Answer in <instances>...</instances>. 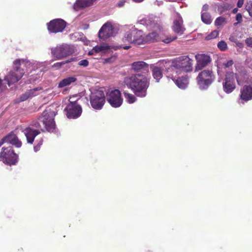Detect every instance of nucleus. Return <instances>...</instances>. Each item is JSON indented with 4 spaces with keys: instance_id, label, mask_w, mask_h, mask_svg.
Segmentation results:
<instances>
[{
    "instance_id": "nucleus-1",
    "label": "nucleus",
    "mask_w": 252,
    "mask_h": 252,
    "mask_svg": "<svg viewBox=\"0 0 252 252\" xmlns=\"http://www.w3.org/2000/svg\"><path fill=\"white\" fill-rule=\"evenodd\" d=\"M125 84L137 97H145L150 86V80L142 73L132 74L125 77Z\"/></svg>"
},
{
    "instance_id": "nucleus-2",
    "label": "nucleus",
    "mask_w": 252,
    "mask_h": 252,
    "mask_svg": "<svg viewBox=\"0 0 252 252\" xmlns=\"http://www.w3.org/2000/svg\"><path fill=\"white\" fill-rule=\"evenodd\" d=\"M55 115L54 111L46 110L43 112L41 116L32 121L31 125L40 130V132L45 131V130L49 132L53 131L55 128L54 118Z\"/></svg>"
},
{
    "instance_id": "nucleus-3",
    "label": "nucleus",
    "mask_w": 252,
    "mask_h": 252,
    "mask_svg": "<svg viewBox=\"0 0 252 252\" xmlns=\"http://www.w3.org/2000/svg\"><path fill=\"white\" fill-rule=\"evenodd\" d=\"M24 64L25 61L20 59H17L13 62V69L10 70L4 78V80L7 82L9 86L17 82L23 76L25 71L20 66Z\"/></svg>"
},
{
    "instance_id": "nucleus-4",
    "label": "nucleus",
    "mask_w": 252,
    "mask_h": 252,
    "mask_svg": "<svg viewBox=\"0 0 252 252\" xmlns=\"http://www.w3.org/2000/svg\"><path fill=\"white\" fill-rule=\"evenodd\" d=\"M215 75L212 70L204 69L196 77L197 85L202 90H207L215 81Z\"/></svg>"
},
{
    "instance_id": "nucleus-5",
    "label": "nucleus",
    "mask_w": 252,
    "mask_h": 252,
    "mask_svg": "<svg viewBox=\"0 0 252 252\" xmlns=\"http://www.w3.org/2000/svg\"><path fill=\"white\" fill-rule=\"evenodd\" d=\"M193 60L188 56L176 58L172 63V66L180 71L189 72L192 70Z\"/></svg>"
},
{
    "instance_id": "nucleus-6",
    "label": "nucleus",
    "mask_w": 252,
    "mask_h": 252,
    "mask_svg": "<svg viewBox=\"0 0 252 252\" xmlns=\"http://www.w3.org/2000/svg\"><path fill=\"white\" fill-rule=\"evenodd\" d=\"M18 156L13 148L9 146L3 147L0 152V161L7 165H14L17 161Z\"/></svg>"
},
{
    "instance_id": "nucleus-7",
    "label": "nucleus",
    "mask_w": 252,
    "mask_h": 252,
    "mask_svg": "<svg viewBox=\"0 0 252 252\" xmlns=\"http://www.w3.org/2000/svg\"><path fill=\"white\" fill-rule=\"evenodd\" d=\"M74 52L72 46L69 45H61L51 49V53L57 59L61 60L71 55Z\"/></svg>"
},
{
    "instance_id": "nucleus-8",
    "label": "nucleus",
    "mask_w": 252,
    "mask_h": 252,
    "mask_svg": "<svg viewBox=\"0 0 252 252\" xmlns=\"http://www.w3.org/2000/svg\"><path fill=\"white\" fill-rule=\"evenodd\" d=\"M90 103L92 107L96 110L101 109L105 102V97L103 91L95 90L90 96Z\"/></svg>"
},
{
    "instance_id": "nucleus-9",
    "label": "nucleus",
    "mask_w": 252,
    "mask_h": 252,
    "mask_svg": "<svg viewBox=\"0 0 252 252\" xmlns=\"http://www.w3.org/2000/svg\"><path fill=\"white\" fill-rule=\"evenodd\" d=\"M143 39L142 32L133 27L126 32L123 41L128 43H139V41L143 40Z\"/></svg>"
},
{
    "instance_id": "nucleus-10",
    "label": "nucleus",
    "mask_w": 252,
    "mask_h": 252,
    "mask_svg": "<svg viewBox=\"0 0 252 252\" xmlns=\"http://www.w3.org/2000/svg\"><path fill=\"white\" fill-rule=\"evenodd\" d=\"M235 79L239 84V81L237 79V74L233 72H227L223 83V91L227 94L232 93L236 88Z\"/></svg>"
},
{
    "instance_id": "nucleus-11",
    "label": "nucleus",
    "mask_w": 252,
    "mask_h": 252,
    "mask_svg": "<svg viewBox=\"0 0 252 252\" xmlns=\"http://www.w3.org/2000/svg\"><path fill=\"white\" fill-rule=\"evenodd\" d=\"M66 115L69 119H76L78 118L82 112V107L76 101H70L64 109Z\"/></svg>"
},
{
    "instance_id": "nucleus-12",
    "label": "nucleus",
    "mask_w": 252,
    "mask_h": 252,
    "mask_svg": "<svg viewBox=\"0 0 252 252\" xmlns=\"http://www.w3.org/2000/svg\"><path fill=\"white\" fill-rule=\"evenodd\" d=\"M66 26V22L62 19H55L47 24L48 31L50 33L62 32Z\"/></svg>"
},
{
    "instance_id": "nucleus-13",
    "label": "nucleus",
    "mask_w": 252,
    "mask_h": 252,
    "mask_svg": "<svg viewBox=\"0 0 252 252\" xmlns=\"http://www.w3.org/2000/svg\"><path fill=\"white\" fill-rule=\"evenodd\" d=\"M107 100L113 107H119L123 103V98L119 90L111 91L107 94Z\"/></svg>"
},
{
    "instance_id": "nucleus-14",
    "label": "nucleus",
    "mask_w": 252,
    "mask_h": 252,
    "mask_svg": "<svg viewBox=\"0 0 252 252\" xmlns=\"http://www.w3.org/2000/svg\"><path fill=\"white\" fill-rule=\"evenodd\" d=\"M4 143H10L18 148H20L22 145V142L19 139L18 136L15 133V131L10 132L0 140V147Z\"/></svg>"
},
{
    "instance_id": "nucleus-15",
    "label": "nucleus",
    "mask_w": 252,
    "mask_h": 252,
    "mask_svg": "<svg viewBox=\"0 0 252 252\" xmlns=\"http://www.w3.org/2000/svg\"><path fill=\"white\" fill-rule=\"evenodd\" d=\"M252 99V86L251 85H244L240 90L239 101L244 104L245 102Z\"/></svg>"
},
{
    "instance_id": "nucleus-16",
    "label": "nucleus",
    "mask_w": 252,
    "mask_h": 252,
    "mask_svg": "<svg viewBox=\"0 0 252 252\" xmlns=\"http://www.w3.org/2000/svg\"><path fill=\"white\" fill-rule=\"evenodd\" d=\"M114 28L110 23L104 24L100 29L98 32V36L100 38L105 40L113 35Z\"/></svg>"
},
{
    "instance_id": "nucleus-17",
    "label": "nucleus",
    "mask_w": 252,
    "mask_h": 252,
    "mask_svg": "<svg viewBox=\"0 0 252 252\" xmlns=\"http://www.w3.org/2000/svg\"><path fill=\"white\" fill-rule=\"evenodd\" d=\"M195 58L197 61L195 67L197 70H201L211 62L210 57L206 54L196 55Z\"/></svg>"
},
{
    "instance_id": "nucleus-18",
    "label": "nucleus",
    "mask_w": 252,
    "mask_h": 252,
    "mask_svg": "<svg viewBox=\"0 0 252 252\" xmlns=\"http://www.w3.org/2000/svg\"><path fill=\"white\" fill-rule=\"evenodd\" d=\"M172 29L174 32L179 35H182L184 33L186 28L183 25V20L180 15H178L174 20Z\"/></svg>"
},
{
    "instance_id": "nucleus-19",
    "label": "nucleus",
    "mask_w": 252,
    "mask_h": 252,
    "mask_svg": "<svg viewBox=\"0 0 252 252\" xmlns=\"http://www.w3.org/2000/svg\"><path fill=\"white\" fill-rule=\"evenodd\" d=\"M23 132L26 137L27 142L31 144L33 143L35 137L40 133V130L33 129L30 126L25 128Z\"/></svg>"
},
{
    "instance_id": "nucleus-20",
    "label": "nucleus",
    "mask_w": 252,
    "mask_h": 252,
    "mask_svg": "<svg viewBox=\"0 0 252 252\" xmlns=\"http://www.w3.org/2000/svg\"><path fill=\"white\" fill-rule=\"evenodd\" d=\"M131 69L135 72H140L142 70L148 69V64L143 61L133 62L131 65Z\"/></svg>"
},
{
    "instance_id": "nucleus-21",
    "label": "nucleus",
    "mask_w": 252,
    "mask_h": 252,
    "mask_svg": "<svg viewBox=\"0 0 252 252\" xmlns=\"http://www.w3.org/2000/svg\"><path fill=\"white\" fill-rule=\"evenodd\" d=\"M152 68V75L157 82H158L163 76V68L158 66L153 65Z\"/></svg>"
},
{
    "instance_id": "nucleus-22",
    "label": "nucleus",
    "mask_w": 252,
    "mask_h": 252,
    "mask_svg": "<svg viewBox=\"0 0 252 252\" xmlns=\"http://www.w3.org/2000/svg\"><path fill=\"white\" fill-rule=\"evenodd\" d=\"M175 84L177 86L182 89H186L189 84L188 76L186 75L179 77L175 80Z\"/></svg>"
},
{
    "instance_id": "nucleus-23",
    "label": "nucleus",
    "mask_w": 252,
    "mask_h": 252,
    "mask_svg": "<svg viewBox=\"0 0 252 252\" xmlns=\"http://www.w3.org/2000/svg\"><path fill=\"white\" fill-rule=\"evenodd\" d=\"M77 80V78L75 77H67L66 78H64L63 79L62 81H61L59 84H58V87L60 88H63L64 87H65L66 86H68L70 85L71 84L76 82Z\"/></svg>"
},
{
    "instance_id": "nucleus-24",
    "label": "nucleus",
    "mask_w": 252,
    "mask_h": 252,
    "mask_svg": "<svg viewBox=\"0 0 252 252\" xmlns=\"http://www.w3.org/2000/svg\"><path fill=\"white\" fill-rule=\"evenodd\" d=\"M95 0H77L74 4L75 7L84 8L91 6Z\"/></svg>"
},
{
    "instance_id": "nucleus-25",
    "label": "nucleus",
    "mask_w": 252,
    "mask_h": 252,
    "mask_svg": "<svg viewBox=\"0 0 252 252\" xmlns=\"http://www.w3.org/2000/svg\"><path fill=\"white\" fill-rule=\"evenodd\" d=\"M158 34L156 32H152L146 35L145 40L147 42H153L158 41Z\"/></svg>"
},
{
    "instance_id": "nucleus-26",
    "label": "nucleus",
    "mask_w": 252,
    "mask_h": 252,
    "mask_svg": "<svg viewBox=\"0 0 252 252\" xmlns=\"http://www.w3.org/2000/svg\"><path fill=\"white\" fill-rule=\"evenodd\" d=\"M37 89L36 88L30 90L27 92L25 94H22L20 97V100L22 101L28 99L29 97H32L34 95V92L36 91Z\"/></svg>"
},
{
    "instance_id": "nucleus-27",
    "label": "nucleus",
    "mask_w": 252,
    "mask_h": 252,
    "mask_svg": "<svg viewBox=\"0 0 252 252\" xmlns=\"http://www.w3.org/2000/svg\"><path fill=\"white\" fill-rule=\"evenodd\" d=\"M125 97L126 100V101L129 103H132L136 101V95L134 94L128 93H124Z\"/></svg>"
},
{
    "instance_id": "nucleus-28",
    "label": "nucleus",
    "mask_w": 252,
    "mask_h": 252,
    "mask_svg": "<svg viewBox=\"0 0 252 252\" xmlns=\"http://www.w3.org/2000/svg\"><path fill=\"white\" fill-rule=\"evenodd\" d=\"M201 19L205 24H209L211 22V18L208 12H205L201 14Z\"/></svg>"
},
{
    "instance_id": "nucleus-29",
    "label": "nucleus",
    "mask_w": 252,
    "mask_h": 252,
    "mask_svg": "<svg viewBox=\"0 0 252 252\" xmlns=\"http://www.w3.org/2000/svg\"><path fill=\"white\" fill-rule=\"evenodd\" d=\"M74 61H75V58H71L69 60H67L65 61L56 63L53 65V67H56V68L58 69L60 68L63 65H64L66 63H69Z\"/></svg>"
},
{
    "instance_id": "nucleus-30",
    "label": "nucleus",
    "mask_w": 252,
    "mask_h": 252,
    "mask_svg": "<svg viewBox=\"0 0 252 252\" xmlns=\"http://www.w3.org/2000/svg\"><path fill=\"white\" fill-rule=\"evenodd\" d=\"M215 25L217 26H220L226 23V19L223 17H219L215 20Z\"/></svg>"
},
{
    "instance_id": "nucleus-31",
    "label": "nucleus",
    "mask_w": 252,
    "mask_h": 252,
    "mask_svg": "<svg viewBox=\"0 0 252 252\" xmlns=\"http://www.w3.org/2000/svg\"><path fill=\"white\" fill-rule=\"evenodd\" d=\"M219 35V32L217 31H214L205 37V40H209L216 38Z\"/></svg>"
},
{
    "instance_id": "nucleus-32",
    "label": "nucleus",
    "mask_w": 252,
    "mask_h": 252,
    "mask_svg": "<svg viewBox=\"0 0 252 252\" xmlns=\"http://www.w3.org/2000/svg\"><path fill=\"white\" fill-rule=\"evenodd\" d=\"M218 47L222 51H225L227 49V45L226 43L223 40L220 41L218 43Z\"/></svg>"
},
{
    "instance_id": "nucleus-33",
    "label": "nucleus",
    "mask_w": 252,
    "mask_h": 252,
    "mask_svg": "<svg viewBox=\"0 0 252 252\" xmlns=\"http://www.w3.org/2000/svg\"><path fill=\"white\" fill-rule=\"evenodd\" d=\"M246 9L249 15L252 17V1H250L246 5Z\"/></svg>"
},
{
    "instance_id": "nucleus-34",
    "label": "nucleus",
    "mask_w": 252,
    "mask_h": 252,
    "mask_svg": "<svg viewBox=\"0 0 252 252\" xmlns=\"http://www.w3.org/2000/svg\"><path fill=\"white\" fill-rule=\"evenodd\" d=\"M78 64L80 66H83L84 67H86L89 65V62L87 60H83L80 61L78 63Z\"/></svg>"
},
{
    "instance_id": "nucleus-35",
    "label": "nucleus",
    "mask_w": 252,
    "mask_h": 252,
    "mask_svg": "<svg viewBox=\"0 0 252 252\" xmlns=\"http://www.w3.org/2000/svg\"><path fill=\"white\" fill-rule=\"evenodd\" d=\"M100 46L102 51H107L111 48L110 46L107 44H103L100 45Z\"/></svg>"
},
{
    "instance_id": "nucleus-36",
    "label": "nucleus",
    "mask_w": 252,
    "mask_h": 252,
    "mask_svg": "<svg viewBox=\"0 0 252 252\" xmlns=\"http://www.w3.org/2000/svg\"><path fill=\"white\" fill-rule=\"evenodd\" d=\"M43 143V140L41 139L39 142L34 147V150L35 152L38 151L40 148L41 145H42Z\"/></svg>"
},
{
    "instance_id": "nucleus-37",
    "label": "nucleus",
    "mask_w": 252,
    "mask_h": 252,
    "mask_svg": "<svg viewBox=\"0 0 252 252\" xmlns=\"http://www.w3.org/2000/svg\"><path fill=\"white\" fill-rule=\"evenodd\" d=\"M233 61L232 60L228 61L225 63H224V65L225 67H229L231 66L233 64Z\"/></svg>"
},
{
    "instance_id": "nucleus-38",
    "label": "nucleus",
    "mask_w": 252,
    "mask_h": 252,
    "mask_svg": "<svg viewBox=\"0 0 252 252\" xmlns=\"http://www.w3.org/2000/svg\"><path fill=\"white\" fill-rule=\"evenodd\" d=\"M245 42L248 46L252 47V38H247Z\"/></svg>"
},
{
    "instance_id": "nucleus-39",
    "label": "nucleus",
    "mask_w": 252,
    "mask_h": 252,
    "mask_svg": "<svg viewBox=\"0 0 252 252\" xmlns=\"http://www.w3.org/2000/svg\"><path fill=\"white\" fill-rule=\"evenodd\" d=\"M92 51L93 52H94L95 53H98L99 52H101L102 51L101 48H100V45L99 46H95L92 50Z\"/></svg>"
},
{
    "instance_id": "nucleus-40",
    "label": "nucleus",
    "mask_w": 252,
    "mask_h": 252,
    "mask_svg": "<svg viewBox=\"0 0 252 252\" xmlns=\"http://www.w3.org/2000/svg\"><path fill=\"white\" fill-rule=\"evenodd\" d=\"M130 48V46H123L122 45H120V46H119L115 47H114V49L115 50H117L118 49L123 48L124 49L127 50V49H129Z\"/></svg>"
},
{
    "instance_id": "nucleus-41",
    "label": "nucleus",
    "mask_w": 252,
    "mask_h": 252,
    "mask_svg": "<svg viewBox=\"0 0 252 252\" xmlns=\"http://www.w3.org/2000/svg\"><path fill=\"white\" fill-rule=\"evenodd\" d=\"M177 38V37L176 36H175L173 38H166V39H165L164 40H163V42H165V43H168L173 40H174L175 39H176Z\"/></svg>"
},
{
    "instance_id": "nucleus-42",
    "label": "nucleus",
    "mask_w": 252,
    "mask_h": 252,
    "mask_svg": "<svg viewBox=\"0 0 252 252\" xmlns=\"http://www.w3.org/2000/svg\"><path fill=\"white\" fill-rule=\"evenodd\" d=\"M242 16L240 13H238L236 15V20L238 22H240L242 21Z\"/></svg>"
},
{
    "instance_id": "nucleus-43",
    "label": "nucleus",
    "mask_w": 252,
    "mask_h": 252,
    "mask_svg": "<svg viewBox=\"0 0 252 252\" xmlns=\"http://www.w3.org/2000/svg\"><path fill=\"white\" fill-rule=\"evenodd\" d=\"M244 1V0H238L237 4V6L239 8H241L243 5Z\"/></svg>"
},
{
    "instance_id": "nucleus-44",
    "label": "nucleus",
    "mask_w": 252,
    "mask_h": 252,
    "mask_svg": "<svg viewBox=\"0 0 252 252\" xmlns=\"http://www.w3.org/2000/svg\"><path fill=\"white\" fill-rule=\"evenodd\" d=\"M209 9V5L207 4H205L203 5L202 10L206 12Z\"/></svg>"
},
{
    "instance_id": "nucleus-45",
    "label": "nucleus",
    "mask_w": 252,
    "mask_h": 252,
    "mask_svg": "<svg viewBox=\"0 0 252 252\" xmlns=\"http://www.w3.org/2000/svg\"><path fill=\"white\" fill-rule=\"evenodd\" d=\"M224 8H227V6L224 4L223 6L220 5L218 7L219 10L221 12L223 11Z\"/></svg>"
},
{
    "instance_id": "nucleus-46",
    "label": "nucleus",
    "mask_w": 252,
    "mask_h": 252,
    "mask_svg": "<svg viewBox=\"0 0 252 252\" xmlns=\"http://www.w3.org/2000/svg\"><path fill=\"white\" fill-rule=\"evenodd\" d=\"M124 2L121 1V2H119L118 3V5L119 7H120L123 6L124 5Z\"/></svg>"
},
{
    "instance_id": "nucleus-47",
    "label": "nucleus",
    "mask_w": 252,
    "mask_h": 252,
    "mask_svg": "<svg viewBox=\"0 0 252 252\" xmlns=\"http://www.w3.org/2000/svg\"><path fill=\"white\" fill-rule=\"evenodd\" d=\"M132 0L135 2L139 3V2H141L143 1L144 0Z\"/></svg>"
},
{
    "instance_id": "nucleus-48",
    "label": "nucleus",
    "mask_w": 252,
    "mask_h": 252,
    "mask_svg": "<svg viewBox=\"0 0 252 252\" xmlns=\"http://www.w3.org/2000/svg\"><path fill=\"white\" fill-rule=\"evenodd\" d=\"M233 38H234V37H233V36L230 37H229V39H230V40H231V41H233Z\"/></svg>"
},
{
    "instance_id": "nucleus-49",
    "label": "nucleus",
    "mask_w": 252,
    "mask_h": 252,
    "mask_svg": "<svg viewBox=\"0 0 252 252\" xmlns=\"http://www.w3.org/2000/svg\"><path fill=\"white\" fill-rule=\"evenodd\" d=\"M237 11V9L236 8L234 9L233 10V12H235Z\"/></svg>"
}]
</instances>
